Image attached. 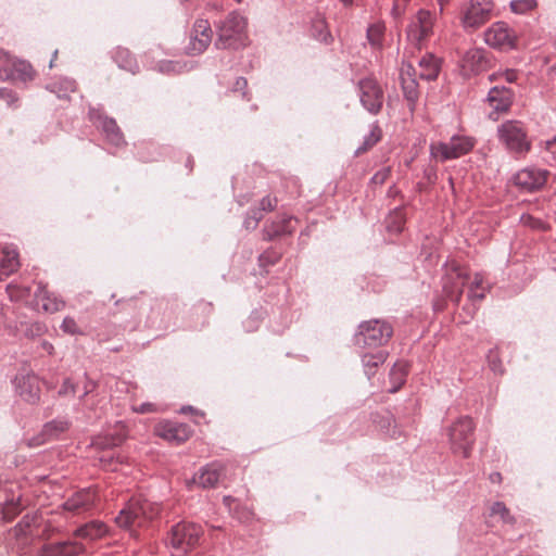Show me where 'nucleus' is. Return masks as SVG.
Returning a JSON list of instances; mask_svg holds the SVG:
<instances>
[{
    "label": "nucleus",
    "mask_w": 556,
    "mask_h": 556,
    "mask_svg": "<svg viewBox=\"0 0 556 556\" xmlns=\"http://www.w3.org/2000/svg\"><path fill=\"white\" fill-rule=\"evenodd\" d=\"M159 514L160 506L157 504L136 497L131 498L127 506L121 510L115 521L119 527L134 531L136 528L146 527Z\"/></svg>",
    "instance_id": "f257e3e1"
},
{
    "label": "nucleus",
    "mask_w": 556,
    "mask_h": 556,
    "mask_svg": "<svg viewBox=\"0 0 556 556\" xmlns=\"http://www.w3.org/2000/svg\"><path fill=\"white\" fill-rule=\"evenodd\" d=\"M216 47L219 49H239L248 45L247 20L232 12L217 27Z\"/></svg>",
    "instance_id": "f03ea898"
},
{
    "label": "nucleus",
    "mask_w": 556,
    "mask_h": 556,
    "mask_svg": "<svg viewBox=\"0 0 556 556\" xmlns=\"http://www.w3.org/2000/svg\"><path fill=\"white\" fill-rule=\"evenodd\" d=\"M476 146V140L469 136H453L447 142L435 141L430 144V155L437 162H446L468 154Z\"/></svg>",
    "instance_id": "7ed1b4c3"
},
{
    "label": "nucleus",
    "mask_w": 556,
    "mask_h": 556,
    "mask_svg": "<svg viewBox=\"0 0 556 556\" xmlns=\"http://www.w3.org/2000/svg\"><path fill=\"white\" fill-rule=\"evenodd\" d=\"M497 135L505 148L517 155H523L531 149L523 124L519 121H507L498 126Z\"/></svg>",
    "instance_id": "20e7f679"
},
{
    "label": "nucleus",
    "mask_w": 556,
    "mask_h": 556,
    "mask_svg": "<svg viewBox=\"0 0 556 556\" xmlns=\"http://www.w3.org/2000/svg\"><path fill=\"white\" fill-rule=\"evenodd\" d=\"M392 334L393 328L387 321L379 319L364 321L358 326L355 344L363 348H378L384 345Z\"/></svg>",
    "instance_id": "39448f33"
},
{
    "label": "nucleus",
    "mask_w": 556,
    "mask_h": 556,
    "mask_svg": "<svg viewBox=\"0 0 556 556\" xmlns=\"http://www.w3.org/2000/svg\"><path fill=\"white\" fill-rule=\"evenodd\" d=\"M473 430L475 425L469 417H462L451 426L448 438L454 454L464 458L470 456L475 443Z\"/></svg>",
    "instance_id": "423d86ee"
},
{
    "label": "nucleus",
    "mask_w": 556,
    "mask_h": 556,
    "mask_svg": "<svg viewBox=\"0 0 556 556\" xmlns=\"http://www.w3.org/2000/svg\"><path fill=\"white\" fill-rule=\"evenodd\" d=\"M201 535L202 529L200 526L184 521L172 528L168 543L177 555H182L198 545Z\"/></svg>",
    "instance_id": "0eeeda50"
},
{
    "label": "nucleus",
    "mask_w": 556,
    "mask_h": 556,
    "mask_svg": "<svg viewBox=\"0 0 556 556\" xmlns=\"http://www.w3.org/2000/svg\"><path fill=\"white\" fill-rule=\"evenodd\" d=\"M435 16L428 10H419L412 18L406 28L407 40L420 49L433 34Z\"/></svg>",
    "instance_id": "6e6552de"
},
{
    "label": "nucleus",
    "mask_w": 556,
    "mask_h": 556,
    "mask_svg": "<svg viewBox=\"0 0 556 556\" xmlns=\"http://www.w3.org/2000/svg\"><path fill=\"white\" fill-rule=\"evenodd\" d=\"M470 276L465 267L452 261L446 266L443 277V291L445 295L455 303H459L464 287L468 283Z\"/></svg>",
    "instance_id": "1a4fd4ad"
},
{
    "label": "nucleus",
    "mask_w": 556,
    "mask_h": 556,
    "mask_svg": "<svg viewBox=\"0 0 556 556\" xmlns=\"http://www.w3.org/2000/svg\"><path fill=\"white\" fill-rule=\"evenodd\" d=\"M484 41L494 49L507 51L517 48L518 36L506 23L496 22L485 30Z\"/></svg>",
    "instance_id": "9d476101"
},
{
    "label": "nucleus",
    "mask_w": 556,
    "mask_h": 556,
    "mask_svg": "<svg viewBox=\"0 0 556 556\" xmlns=\"http://www.w3.org/2000/svg\"><path fill=\"white\" fill-rule=\"evenodd\" d=\"M359 99L364 108L370 113L377 114L383 104L384 92L374 77H366L358 83Z\"/></svg>",
    "instance_id": "9b49d317"
},
{
    "label": "nucleus",
    "mask_w": 556,
    "mask_h": 556,
    "mask_svg": "<svg viewBox=\"0 0 556 556\" xmlns=\"http://www.w3.org/2000/svg\"><path fill=\"white\" fill-rule=\"evenodd\" d=\"M492 10L493 3L491 0H471L462 17L464 28L477 29L481 27L490 21Z\"/></svg>",
    "instance_id": "f8f14e48"
},
{
    "label": "nucleus",
    "mask_w": 556,
    "mask_h": 556,
    "mask_svg": "<svg viewBox=\"0 0 556 556\" xmlns=\"http://www.w3.org/2000/svg\"><path fill=\"white\" fill-rule=\"evenodd\" d=\"M155 435L170 444L179 445L192 435V429L186 424L162 420L154 427Z\"/></svg>",
    "instance_id": "ddd939ff"
},
{
    "label": "nucleus",
    "mask_w": 556,
    "mask_h": 556,
    "mask_svg": "<svg viewBox=\"0 0 556 556\" xmlns=\"http://www.w3.org/2000/svg\"><path fill=\"white\" fill-rule=\"evenodd\" d=\"M547 170L539 168H525L513 177V182L526 192H533L542 188L547 181Z\"/></svg>",
    "instance_id": "4468645a"
},
{
    "label": "nucleus",
    "mask_w": 556,
    "mask_h": 556,
    "mask_svg": "<svg viewBox=\"0 0 556 556\" xmlns=\"http://www.w3.org/2000/svg\"><path fill=\"white\" fill-rule=\"evenodd\" d=\"M212 37L213 31L208 21L197 20L190 36L189 46L187 47L188 53L194 55L203 53L210 46Z\"/></svg>",
    "instance_id": "2eb2a0df"
},
{
    "label": "nucleus",
    "mask_w": 556,
    "mask_h": 556,
    "mask_svg": "<svg viewBox=\"0 0 556 556\" xmlns=\"http://www.w3.org/2000/svg\"><path fill=\"white\" fill-rule=\"evenodd\" d=\"M18 396L27 403L35 404L40 399V381L34 374H21L15 378Z\"/></svg>",
    "instance_id": "dca6fc26"
},
{
    "label": "nucleus",
    "mask_w": 556,
    "mask_h": 556,
    "mask_svg": "<svg viewBox=\"0 0 556 556\" xmlns=\"http://www.w3.org/2000/svg\"><path fill=\"white\" fill-rule=\"evenodd\" d=\"M97 500V494L92 489H84L67 498L63 507L74 515H79L90 510L96 505Z\"/></svg>",
    "instance_id": "f3484780"
},
{
    "label": "nucleus",
    "mask_w": 556,
    "mask_h": 556,
    "mask_svg": "<svg viewBox=\"0 0 556 556\" xmlns=\"http://www.w3.org/2000/svg\"><path fill=\"white\" fill-rule=\"evenodd\" d=\"M511 91L505 87H493L488 94V103L492 111L489 113L491 119L496 121L498 114L506 112L511 104Z\"/></svg>",
    "instance_id": "a211bd4d"
},
{
    "label": "nucleus",
    "mask_w": 556,
    "mask_h": 556,
    "mask_svg": "<svg viewBox=\"0 0 556 556\" xmlns=\"http://www.w3.org/2000/svg\"><path fill=\"white\" fill-rule=\"evenodd\" d=\"M488 63L486 52L481 48L469 49L460 60V68L464 75L470 76L485 68Z\"/></svg>",
    "instance_id": "6ab92c4d"
},
{
    "label": "nucleus",
    "mask_w": 556,
    "mask_h": 556,
    "mask_svg": "<svg viewBox=\"0 0 556 556\" xmlns=\"http://www.w3.org/2000/svg\"><path fill=\"white\" fill-rule=\"evenodd\" d=\"M71 422L66 419H54L46 424L41 433L34 439L33 445L45 444L49 441L58 439L62 433L70 429Z\"/></svg>",
    "instance_id": "aec40b11"
},
{
    "label": "nucleus",
    "mask_w": 556,
    "mask_h": 556,
    "mask_svg": "<svg viewBox=\"0 0 556 556\" xmlns=\"http://www.w3.org/2000/svg\"><path fill=\"white\" fill-rule=\"evenodd\" d=\"M223 475V466L218 464H211L201 469L192 480L190 484H195L201 488H214Z\"/></svg>",
    "instance_id": "412c9836"
},
{
    "label": "nucleus",
    "mask_w": 556,
    "mask_h": 556,
    "mask_svg": "<svg viewBox=\"0 0 556 556\" xmlns=\"http://www.w3.org/2000/svg\"><path fill=\"white\" fill-rule=\"evenodd\" d=\"M36 304L41 306L46 313H56L64 308L65 302L53 293L49 292L46 287L39 285L35 293Z\"/></svg>",
    "instance_id": "4be33fe9"
},
{
    "label": "nucleus",
    "mask_w": 556,
    "mask_h": 556,
    "mask_svg": "<svg viewBox=\"0 0 556 556\" xmlns=\"http://www.w3.org/2000/svg\"><path fill=\"white\" fill-rule=\"evenodd\" d=\"M81 552V544L75 542H58L46 545L41 556H76Z\"/></svg>",
    "instance_id": "5701e85b"
},
{
    "label": "nucleus",
    "mask_w": 556,
    "mask_h": 556,
    "mask_svg": "<svg viewBox=\"0 0 556 556\" xmlns=\"http://www.w3.org/2000/svg\"><path fill=\"white\" fill-rule=\"evenodd\" d=\"M418 76L422 79L433 80L438 77L440 72V60L433 54L427 53L419 61Z\"/></svg>",
    "instance_id": "b1692460"
},
{
    "label": "nucleus",
    "mask_w": 556,
    "mask_h": 556,
    "mask_svg": "<svg viewBox=\"0 0 556 556\" xmlns=\"http://www.w3.org/2000/svg\"><path fill=\"white\" fill-rule=\"evenodd\" d=\"M3 257L0 264V280H3L20 268L18 254L15 250L4 248Z\"/></svg>",
    "instance_id": "393cba45"
},
{
    "label": "nucleus",
    "mask_w": 556,
    "mask_h": 556,
    "mask_svg": "<svg viewBox=\"0 0 556 556\" xmlns=\"http://www.w3.org/2000/svg\"><path fill=\"white\" fill-rule=\"evenodd\" d=\"M108 533V527L104 522L94 520L76 530V536L87 540H98Z\"/></svg>",
    "instance_id": "a878e982"
},
{
    "label": "nucleus",
    "mask_w": 556,
    "mask_h": 556,
    "mask_svg": "<svg viewBox=\"0 0 556 556\" xmlns=\"http://www.w3.org/2000/svg\"><path fill=\"white\" fill-rule=\"evenodd\" d=\"M114 60L117 65L132 74L138 72L139 65L132 53L126 48H117L114 54Z\"/></svg>",
    "instance_id": "bb28decb"
},
{
    "label": "nucleus",
    "mask_w": 556,
    "mask_h": 556,
    "mask_svg": "<svg viewBox=\"0 0 556 556\" xmlns=\"http://www.w3.org/2000/svg\"><path fill=\"white\" fill-rule=\"evenodd\" d=\"M101 127H102V130L105 134L108 140L112 144L118 147L124 143L123 134L114 119L104 118L101 123Z\"/></svg>",
    "instance_id": "cd10ccee"
},
{
    "label": "nucleus",
    "mask_w": 556,
    "mask_h": 556,
    "mask_svg": "<svg viewBox=\"0 0 556 556\" xmlns=\"http://www.w3.org/2000/svg\"><path fill=\"white\" fill-rule=\"evenodd\" d=\"M408 374V364L406 362H397L390 371V379L393 383L391 392H396L405 382Z\"/></svg>",
    "instance_id": "c85d7f7f"
},
{
    "label": "nucleus",
    "mask_w": 556,
    "mask_h": 556,
    "mask_svg": "<svg viewBox=\"0 0 556 556\" xmlns=\"http://www.w3.org/2000/svg\"><path fill=\"white\" fill-rule=\"evenodd\" d=\"M468 283V296L470 300L481 301L482 299H484L486 288L484 287V278L481 274H475L472 279H469Z\"/></svg>",
    "instance_id": "c756f323"
},
{
    "label": "nucleus",
    "mask_w": 556,
    "mask_h": 556,
    "mask_svg": "<svg viewBox=\"0 0 556 556\" xmlns=\"http://www.w3.org/2000/svg\"><path fill=\"white\" fill-rule=\"evenodd\" d=\"M387 359V353L383 351H378L374 354H365L363 356V364L367 375H372L376 368L383 364Z\"/></svg>",
    "instance_id": "7c9ffc66"
},
{
    "label": "nucleus",
    "mask_w": 556,
    "mask_h": 556,
    "mask_svg": "<svg viewBox=\"0 0 556 556\" xmlns=\"http://www.w3.org/2000/svg\"><path fill=\"white\" fill-rule=\"evenodd\" d=\"M296 219L292 216L286 217L283 216L280 220L273 224V230L270 235L273 236H281V235H290L295 229Z\"/></svg>",
    "instance_id": "2f4dec72"
},
{
    "label": "nucleus",
    "mask_w": 556,
    "mask_h": 556,
    "mask_svg": "<svg viewBox=\"0 0 556 556\" xmlns=\"http://www.w3.org/2000/svg\"><path fill=\"white\" fill-rule=\"evenodd\" d=\"M402 81V88L406 100L409 103V110H414L415 102L418 99V85L416 79H404Z\"/></svg>",
    "instance_id": "473e14b6"
},
{
    "label": "nucleus",
    "mask_w": 556,
    "mask_h": 556,
    "mask_svg": "<svg viewBox=\"0 0 556 556\" xmlns=\"http://www.w3.org/2000/svg\"><path fill=\"white\" fill-rule=\"evenodd\" d=\"M491 516L496 517L503 523L513 525L515 523V518L510 515L509 509L502 502H495L492 504Z\"/></svg>",
    "instance_id": "72a5a7b5"
},
{
    "label": "nucleus",
    "mask_w": 556,
    "mask_h": 556,
    "mask_svg": "<svg viewBox=\"0 0 556 556\" xmlns=\"http://www.w3.org/2000/svg\"><path fill=\"white\" fill-rule=\"evenodd\" d=\"M51 91L55 92L58 97L63 98L66 97L68 92H74L76 90V83L70 78L60 79V81H55L50 85Z\"/></svg>",
    "instance_id": "f704fd0d"
},
{
    "label": "nucleus",
    "mask_w": 556,
    "mask_h": 556,
    "mask_svg": "<svg viewBox=\"0 0 556 556\" xmlns=\"http://www.w3.org/2000/svg\"><path fill=\"white\" fill-rule=\"evenodd\" d=\"M510 10L516 14H527L538 8L536 0H513L509 3Z\"/></svg>",
    "instance_id": "c9c22d12"
},
{
    "label": "nucleus",
    "mask_w": 556,
    "mask_h": 556,
    "mask_svg": "<svg viewBox=\"0 0 556 556\" xmlns=\"http://www.w3.org/2000/svg\"><path fill=\"white\" fill-rule=\"evenodd\" d=\"M405 224L404 213L401 210L392 212L387 219V227L392 232L402 231Z\"/></svg>",
    "instance_id": "e433bc0d"
},
{
    "label": "nucleus",
    "mask_w": 556,
    "mask_h": 556,
    "mask_svg": "<svg viewBox=\"0 0 556 556\" xmlns=\"http://www.w3.org/2000/svg\"><path fill=\"white\" fill-rule=\"evenodd\" d=\"M384 29H386V27L381 23H376L368 27L367 38L374 47L381 46L383 35H384Z\"/></svg>",
    "instance_id": "4c0bfd02"
},
{
    "label": "nucleus",
    "mask_w": 556,
    "mask_h": 556,
    "mask_svg": "<svg viewBox=\"0 0 556 556\" xmlns=\"http://www.w3.org/2000/svg\"><path fill=\"white\" fill-rule=\"evenodd\" d=\"M381 137V128L377 124L372 125L369 136L365 138L364 144L357 149V153L365 152L368 149L372 148L377 142L380 141Z\"/></svg>",
    "instance_id": "58836bf2"
},
{
    "label": "nucleus",
    "mask_w": 556,
    "mask_h": 556,
    "mask_svg": "<svg viewBox=\"0 0 556 556\" xmlns=\"http://www.w3.org/2000/svg\"><path fill=\"white\" fill-rule=\"evenodd\" d=\"M380 428L392 439H397L402 435V432L399 430L395 419L391 416H387L381 421Z\"/></svg>",
    "instance_id": "ea45409f"
},
{
    "label": "nucleus",
    "mask_w": 556,
    "mask_h": 556,
    "mask_svg": "<svg viewBox=\"0 0 556 556\" xmlns=\"http://www.w3.org/2000/svg\"><path fill=\"white\" fill-rule=\"evenodd\" d=\"M7 292L11 300L13 301H22L29 296L30 289L25 287H20L16 285H9L7 287Z\"/></svg>",
    "instance_id": "a19ab883"
},
{
    "label": "nucleus",
    "mask_w": 556,
    "mask_h": 556,
    "mask_svg": "<svg viewBox=\"0 0 556 556\" xmlns=\"http://www.w3.org/2000/svg\"><path fill=\"white\" fill-rule=\"evenodd\" d=\"M15 73L23 80L31 79L34 76L33 67L29 63L20 61L13 64Z\"/></svg>",
    "instance_id": "79ce46f5"
},
{
    "label": "nucleus",
    "mask_w": 556,
    "mask_h": 556,
    "mask_svg": "<svg viewBox=\"0 0 556 556\" xmlns=\"http://www.w3.org/2000/svg\"><path fill=\"white\" fill-rule=\"evenodd\" d=\"M131 410L137 414H150V413L163 412L164 409L161 408L155 403L147 402V403L137 404L134 402L131 404Z\"/></svg>",
    "instance_id": "37998d69"
},
{
    "label": "nucleus",
    "mask_w": 556,
    "mask_h": 556,
    "mask_svg": "<svg viewBox=\"0 0 556 556\" xmlns=\"http://www.w3.org/2000/svg\"><path fill=\"white\" fill-rule=\"evenodd\" d=\"M61 329L63 332L71 334V336H77L83 334V331L80 327L78 326L77 321L73 317H65L62 321Z\"/></svg>",
    "instance_id": "c03bdc74"
},
{
    "label": "nucleus",
    "mask_w": 556,
    "mask_h": 556,
    "mask_svg": "<svg viewBox=\"0 0 556 556\" xmlns=\"http://www.w3.org/2000/svg\"><path fill=\"white\" fill-rule=\"evenodd\" d=\"M410 0H392L391 15L394 20L399 21L406 12V8Z\"/></svg>",
    "instance_id": "a18cd8bd"
},
{
    "label": "nucleus",
    "mask_w": 556,
    "mask_h": 556,
    "mask_svg": "<svg viewBox=\"0 0 556 556\" xmlns=\"http://www.w3.org/2000/svg\"><path fill=\"white\" fill-rule=\"evenodd\" d=\"M125 440L124 434H117L116 437H112L110 439H98L94 442V445L101 447L103 450L111 448L113 446H117L122 444Z\"/></svg>",
    "instance_id": "49530a36"
},
{
    "label": "nucleus",
    "mask_w": 556,
    "mask_h": 556,
    "mask_svg": "<svg viewBox=\"0 0 556 556\" xmlns=\"http://www.w3.org/2000/svg\"><path fill=\"white\" fill-rule=\"evenodd\" d=\"M21 511V505L17 502H7L2 508L3 518L8 521L12 520Z\"/></svg>",
    "instance_id": "de8ad7c7"
},
{
    "label": "nucleus",
    "mask_w": 556,
    "mask_h": 556,
    "mask_svg": "<svg viewBox=\"0 0 556 556\" xmlns=\"http://www.w3.org/2000/svg\"><path fill=\"white\" fill-rule=\"evenodd\" d=\"M518 73L514 70H505L503 72H496L490 76V80H501L504 79L507 83H514L517 80Z\"/></svg>",
    "instance_id": "09e8293b"
},
{
    "label": "nucleus",
    "mask_w": 556,
    "mask_h": 556,
    "mask_svg": "<svg viewBox=\"0 0 556 556\" xmlns=\"http://www.w3.org/2000/svg\"><path fill=\"white\" fill-rule=\"evenodd\" d=\"M416 70L410 63H403L401 66V80L404 79H416Z\"/></svg>",
    "instance_id": "8fccbe9b"
},
{
    "label": "nucleus",
    "mask_w": 556,
    "mask_h": 556,
    "mask_svg": "<svg viewBox=\"0 0 556 556\" xmlns=\"http://www.w3.org/2000/svg\"><path fill=\"white\" fill-rule=\"evenodd\" d=\"M277 205V199L271 197H265L260 202V210L264 212L273 211Z\"/></svg>",
    "instance_id": "3c124183"
},
{
    "label": "nucleus",
    "mask_w": 556,
    "mask_h": 556,
    "mask_svg": "<svg viewBox=\"0 0 556 556\" xmlns=\"http://www.w3.org/2000/svg\"><path fill=\"white\" fill-rule=\"evenodd\" d=\"M390 173H391L390 168H383V169H381V170L377 172V173L374 175V177H372V181H374L375 184H380V185H382V184H383V182L389 178Z\"/></svg>",
    "instance_id": "603ef678"
},
{
    "label": "nucleus",
    "mask_w": 556,
    "mask_h": 556,
    "mask_svg": "<svg viewBox=\"0 0 556 556\" xmlns=\"http://www.w3.org/2000/svg\"><path fill=\"white\" fill-rule=\"evenodd\" d=\"M180 413L185 414V415L186 414H191L195 418H204L205 417L204 412L199 410V409H197V408H194L192 406H184V407H181ZM195 421H198V419H195Z\"/></svg>",
    "instance_id": "864d4df0"
},
{
    "label": "nucleus",
    "mask_w": 556,
    "mask_h": 556,
    "mask_svg": "<svg viewBox=\"0 0 556 556\" xmlns=\"http://www.w3.org/2000/svg\"><path fill=\"white\" fill-rule=\"evenodd\" d=\"M521 220L525 225H528L532 228H540L542 226V223L539 219H535L530 215H523Z\"/></svg>",
    "instance_id": "5fc2aeb1"
},
{
    "label": "nucleus",
    "mask_w": 556,
    "mask_h": 556,
    "mask_svg": "<svg viewBox=\"0 0 556 556\" xmlns=\"http://www.w3.org/2000/svg\"><path fill=\"white\" fill-rule=\"evenodd\" d=\"M74 392H75V386L72 383V381L70 379H66L63 382V386L61 387V389L59 391V393L62 395H66V394L74 393Z\"/></svg>",
    "instance_id": "6e6d98bb"
},
{
    "label": "nucleus",
    "mask_w": 556,
    "mask_h": 556,
    "mask_svg": "<svg viewBox=\"0 0 556 556\" xmlns=\"http://www.w3.org/2000/svg\"><path fill=\"white\" fill-rule=\"evenodd\" d=\"M248 86V81L243 77H239L233 86L235 91H243Z\"/></svg>",
    "instance_id": "4d7b16f0"
},
{
    "label": "nucleus",
    "mask_w": 556,
    "mask_h": 556,
    "mask_svg": "<svg viewBox=\"0 0 556 556\" xmlns=\"http://www.w3.org/2000/svg\"><path fill=\"white\" fill-rule=\"evenodd\" d=\"M43 331H45V327L42 325L36 323V324L31 325L29 334L30 336H40L43 333Z\"/></svg>",
    "instance_id": "13d9d810"
},
{
    "label": "nucleus",
    "mask_w": 556,
    "mask_h": 556,
    "mask_svg": "<svg viewBox=\"0 0 556 556\" xmlns=\"http://www.w3.org/2000/svg\"><path fill=\"white\" fill-rule=\"evenodd\" d=\"M0 99L7 100L9 104H11L15 101V98L13 97V94L5 89H0Z\"/></svg>",
    "instance_id": "bf43d9fd"
},
{
    "label": "nucleus",
    "mask_w": 556,
    "mask_h": 556,
    "mask_svg": "<svg viewBox=\"0 0 556 556\" xmlns=\"http://www.w3.org/2000/svg\"><path fill=\"white\" fill-rule=\"evenodd\" d=\"M100 462L103 463V467L106 468V469H111V470H115V468H111V460H112V456L111 455H103L101 456L100 458Z\"/></svg>",
    "instance_id": "052dcab7"
},
{
    "label": "nucleus",
    "mask_w": 556,
    "mask_h": 556,
    "mask_svg": "<svg viewBox=\"0 0 556 556\" xmlns=\"http://www.w3.org/2000/svg\"><path fill=\"white\" fill-rule=\"evenodd\" d=\"M233 515L240 520H248L251 516V513L248 510L242 511V514L235 511Z\"/></svg>",
    "instance_id": "680f3d73"
},
{
    "label": "nucleus",
    "mask_w": 556,
    "mask_h": 556,
    "mask_svg": "<svg viewBox=\"0 0 556 556\" xmlns=\"http://www.w3.org/2000/svg\"><path fill=\"white\" fill-rule=\"evenodd\" d=\"M236 503V500L231 496H225L224 497V504L229 508V510L232 509V504Z\"/></svg>",
    "instance_id": "e2e57ef3"
},
{
    "label": "nucleus",
    "mask_w": 556,
    "mask_h": 556,
    "mask_svg": "<svg viewBox=\"0 0 556 556\" xmlns=\"http://www.w3.org/2000/svg\"><path fill=\"white\" fill-rule=\"evenodd\" d=\"M253 218H254V225H256L257 222L262 218V214L254 213Z\"/></svg>",
    "instance_id": "0e129e2a"
},
{
    "label": "nucleus",
    "mask_w": 556,
    "mask_h": 556,
    "mask_svg": "<svg viewBox=\"0 0 556 556\" xmlns=\"http://www.w3.org/2000/svg\"><path fill=\"white\" fill-rule=\"evenodd\" d=\"M45 348L47 349V351H48L49 353H52V350H53L52 344H50V343H45Z\"/></svg>",
    "instance_id": "69168bd1"
},
{
    "label": "nucleus",
    "mask_w": 556,
    "mask_h": 556,
    "mask_svg": "<svg viewBox=\"0 0 556 556\" xmlns=\"http://www.w3.org/2000/svg\"><path fill=\"white\" fill-rule=\"evenodd\" d=\"M441 10H443V7L445 5V0H438Z\"/></svg>",
    "instance_id": "338daca9"
},
{
    "label": "nucleus",
    "mask_w": 556,
    "mask_h": 556,
    "mask_svg": "<svg viewBox=\"0 0 556 556\" xmlns=\"http://www.w3.org/2000/svg\"><path fill=\"white\" fill-rule=\"evenodd\" d=\"M344 4L351 3L352 0H341Z\"/></svg>",
    "instance_id": "774afa93"
}]
</instances>
